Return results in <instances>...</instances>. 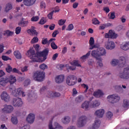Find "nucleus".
I'll return each instance as SVG.
<instances>
[{
    "label": "nucleus",
    "instance_id": "obj_1",
    "mask_svg": "<svg viewBox=\"0 0 129 129\" xmlns=\"http://www.w3.org/2000/svg\"><path fill=\"white\" fill-rule=\"evenodd\" d=\"M27 55L31 59L33 62H40L41 59L38 57V52L35 53V50L30 48L28 50Z\"/></svg>",
    "mask_w": 129,
    "mask_h": 129
},
{
    "label": "nucleus",
    "instance_id": "obj_2",
    "mask_svg": "<svg viewBox=\"0 0 129 129\" xmlns=\"http://www.w3.org/2000/svg\"><path fill=\"white\" fill-rule=\"evenodd\" d=\"M33 77L34 80H35V81L41 82L45 78V72L37 71L34 74Z\"/></svg>",
    "mask_w": 129,
    "mask_h": 129
},
{
    "label": "nucleus",
    "instance_id": "obj_3",
    "mask_svg": "<svg viewBox=\"0 0 129 129\" xmlns=\"http://www.w3.org/2000/svg\"><path fill=\"white\" fill-rule=\"evenodd\" d=\"M77 83V79L76 76L73 75H69L67 77V84L70 86L75 85Z\"/></svg>",
    "mask_w": 129,
    "mask_h": 129
},
{
    "label": "nucleus",
    "instance_id": "obj_4",
    "mask_svg": "<svg viewBox=\"0 0 129 129\" xmlns=\"http://www.w3.org/2000/svg\"><path fill=\"white\" fill-rule=\"evenodd\" d=\"M107 99L110 103H116V102H118L119 101L120 97L116 94H114L108 96Z\"/></svg>",
    "mask_w": 129,
    "mask_h": 129
},
{
    "label": "nucleus",
    "instance_id": "obj_5",
    "mask_svg": "<svg viewBox=\"0 0 129 129\" xmlns=\"http://www.w3.org/2000/svg\"><path fill=\"white\" fill-rule=\"evenodd\" d=\"M49 54V49H44L42 51L37 52V57L40 59V57H43L42 61H45L47 59V56Z\"/></svg>",
    "mask_w": 129,
    "mask_h": 129
},
{
    "label": "nucleus",
    "instance_id": "obj_6",
    "mask_svg": "<svg viewBox=\"0 0 129 129\" xmlns=\"http://www.w3.org/2000/svg\"><path fill=\"white\" fill-rule=\"evenodd\" d=\"M12 94L13 96L17 97V96H20L22 95L23 97L26 96V94H25V92L23 91V89L19 88L18 89H15L13 90L12 91Z\"/></svg>",
    "mask_w": 129,
    "mask_h": 129
},
{
    "label": "nucleus",
    "instance_id": "obj_7",
    "mask_svg": "<svg viewBox=\"0 0 129 129\" xmlns=\"http://www.w3.org/2000/svg\"><path fill=\"white\" fill-rule=\"evenodd\" d=\"M87 120V117L85 116H82L80 117L78 120L77 126H78V127H82V126H84V125H85V123H86Z\"/></svg>",
    "mask_w": 129,
    "mask_h": 129
},
{
    "label": "nucleus",
    "instance_id": "obj_8",
    "mask_svg": "<svg viewBox=\"0 0 129 129\" xmlns=\"http://www.w3.org/2000/svg\"><path fill=\"white\" fill-rule=\"evenodd\" d=\"M119 76L122 79H128L129 78V66L124 68L123 72L120 73Z\"/></svg>",
    "mask_w": 129,
    "mask_h": 129
},
{
    "label": "nucleus",
    "instance_id": "obj_9",
    "mask_svg": "<svg viewBox=\"0 0 129 129\" xmlns=\"http://www.w3.org/2000/svg\"><path fill=\"white\" fill-rule=\"evenodd\" d=\"M23 1L24 5L26 7H31L36 3V0H16V3H22Z\"/></svg>",
    "mask_w": 129,
    "mask_h": 129
},
{
    "label": "nucleus",
    "instance_id": "obj_10",
    "mask_svg": "<svg viewBox=\"0 0 129 129\" xmlns=\"http://www.w3.org/2000/svg\"><path fill=\"white\" fill-rule=\"evenodd\" d=\"M105 47L107 50H113L115 48V43L113 41H109V39L105 43Z\"/></svg>",
    "mask_w": 129,
    "mask_h": 129
},
{
    "label": "nucleus",
    "instance_id": "obj_11",
    "mask_svg": "<svg viewBox=\"0 0 129 129\" xmlns=\"http://www.w3.org/2000/svg\"><path fill=\"white\" fill-rule=\"evenodd\" d=\"M105 38L106 39H116L117 34L113 32L111 30H110L108 33L105 34Z\"/></svg>",
    "mask_w": 129,
    "mask_h": 129
},
{
    "label": "nucleus",
    "instance_id": "obj_12",
    "mask_svg": "<svg viewBox=\"0 0 129 129\" xmlns=\"http://www.w3.org/2000/svg\"><path fill=\"white\" fill-rule=\"evenodd\" d=\"M13 104L15 107H16L17 106H18V107L20 106H22V105H23V101H22V99L18 97L14 98L13 99Z\"/></svg>",
    "mask_w": 129,
    "mask_h": 129
},
{
    "label": "nucleus",
    "instance_id": "obj_13",
    "mask_svg": "<svg viewBox=\"0 0 129 129\" xmlns=\"http://www.w3.org/2000/svg\"><path fill=\"white\" fill-rule=\"evenodd\" d=\"M14 110V107L12 105H5V107L2 109V111L4 113H11Z\"/></svg>",
    "mask_w": 129,
    "mask_h": 129
},
{
    "label": "nucleus",
    "instance_id": "obj_14",
    "mask_svg": "<svg viewBox=\"0 0 129 129\" xmlns=\"http://www.w3.org/2000/svg\"><path fill=\"white\" fill-rule=\"evenodd\" d=\"M27 32L28 34H29V35H31L32 36H38V34H39L37 32V31H36V27L34 26H32L30 29L27 30Z\"/></svg>",
    "mask_w": 129,
    "mask_h": 129
},
{
    "label": "nucleus",
    "instance_id": "obj_15",
    "mask_svg": "<svg viewBox=\"0 0 129 129\" xmlns=\"http://www.w3.org/2000/svg\"><path fill=\"white\" fill-rule=\"evenodd\" d=\"M100 120L99 119L96 118L95 120V122L93 124V126L92 127H89V129H97L99 126H100Z\"/></svg>",
    "mask_w": 129,
    "mask_h": 129
},
{
    "label": "nucleus",
    "instance_id": "obj_16",
    "mask_svg": "<svg viewBox=\"0 0 129 129\" xmlns=\"http://www.w3.org/2000/svg\"><path fill=\"white\" fill-rule=\"evenodd\" d=\"M26 120L29 123H33L35 121V114L33 113L29 114L26 118Z\"/></svg>",
    "mask_w": 129,
    "mask_h": 129
},
{
    "label": "nucleus",
    "instance_id": "obj_17",
    "mask_svg": "<svg viewBox=\"0 0 129 129\" xmlns=\"http://www.w3.org/2000/svg\"><path fill=\"white\" fill-rule=\"evenodd\" d=\"M65 78V76L64 75H60L57 76L55 78V82L58 84H60V83H62L63 81H64V79Z\"/></svg>",
    "mask_w": 129,
    "mask_h": 129
},
{
    "label": "nucleus",
    "instance_id": "obj_18",
    "mask_svg": "<svg viewBox=\"0 0 129 129\" xmlns=\"http://www.w3.org/2000/svg\"><path fill=\"white\" fill-rule=\"evenodd\" d=\"M1 98L3 100H4V101H6V102L10 101V96H9L8 93L6 92H3L1 95Z\"/></svg>",
    "mask_w": 129,
    "mask_h": 129
},
{
    "label": "nucleus",
    "instance_id": "obj_19",
    "mask_svg": "<svg viewBox=\"0 0 129 129\" xmlns=\"http://www.w3.org/2000/svg\"><path fill=\"white\" fill-rule=\"evenodd\" d=\"M91 55L93 58L96 59V60L100 59V55H99V53L98 52V50L97 49L96 50H94L92 51Z\"/></svg>",
    "mask_w": 129,
    "mask_h": 129
},
{
    "label": "nucleus",
    "instance_id": "obj_20",
    "mask_svg": "<svg viewBox=\"0 0 129 129\" xmlns=\"http://www.w3.org/2000/svg\"><path fill=\"white\" fill-rule=\"evenodd\" d=\"M119 62V67L120 68H123V67H125V57L123 56L120 57Z\"/></svg>",
    "mask_w": 129,
    "mask_h": 129
},
{
    "label": "nucleus",
    "instance_id": "obj_21",
    "mask_svg": "<svg viewBox=\"0 0 129 129\" xmlns=\"http://www.w3.org/2000/svg\"><path fill=\"white\" fill-rule=\"evenodd\" d=\"M7 78L8 80V82H9L10 84H14V83H16L17 82V79H16V77L12 75L7 77Z\"/></svg>",
    "mask_w": 129,
    "mask_h": 129
},
{
    "label": "nucleus",
    "instance_id": "obj_22",
    "mask_svg": "<svg viewBox=\"0 0 129 129\" xmlns=\"http://www.w3.org/2000/svg\"><path fill=\"white\" fill-rule=\"evenodd\" d=\"M13 9V4L11 3H9L6 5L4 11L5 13H9L10 11Z\"/></svg>",
    "mask_w": 129,
    "mask_h": 129
},
{
    "label": "nucleus",
    "instance_id": "obj_23",
    "mask_svg": "<svg viewBox=\"0 0 129 129\" xmlns=\"http://www.w3.org/2000/svg\"><path fill=\"white\" fill-rule=\"evenodd\" d=\"M104 109H99L95 112V114L96 116H98V117H102L103 114H104Z\"/></svg>",
    "mask_w": 129,
    "mask_h": 129
},
{
    "label": "nucleus",
    "instance_id": "obj_24",
    "mask_svg": "<svg viewBox=\"0 0 129 129\" xmlns=\"http://www.w3.org/2000/svg\"><path fill=\"white\" fill-rule=\"evenodd\" d=\"M49 97H59L61 96L59 93L56 92L50 91L48 92Z\"/></svg>",
    "mask_w": 129,
    "mask_h": 129
},
{
    "label": "nucleus",
    "instance_id": "obj_25",
    "mask_svg": "<svg viewBox=\"0 0 129 129\" xmlns=\"http://www.w3.org/2000/svg\"><path fill=\"white\" fill-rule=\"evenodd\" d=\"M93 95L95 97L99 98V97H101L103 95V92L100 90H98L97 91L94 92Z\"/></svg>",
    "mask_w": 129,
    "mask_h": 129
},
{
    "label": "nucleus",
    "instance_id": "obj_26",
    "mask_svg": "<svg viewBox=\"0 0 129 129\" xmlns=\"http://www.w3.org/2000/svg\"><path fill=\"white\" fill-rule=\"evenodd\" d=\"M120 48L123 51H127L129 49V41L120 45Z\"/></svg>",
    "mask_w": 129,
    "mask_h": 129
},
{
    "label": "nucleus",
    "instance_id": "obj_27",
    "mask_svg": "<svg viewBox=\"0 0 129 129\" xmlns=\"http://www.w3.org/2000/svg\"><path fill=\"white\" fill-rule=\"evenodd\" d=\"M98 52H99V55L100 56H104L106 54V51L103 47H100L97 49Z\"/></svg>",
    "mask_w": 129,
    "mask_h": 129
},
{
    "label": "nucleus",
    "instance_id": "obj_28",
    "mask_svg": "<svg viewBox=\"0 0 129 129\" xmlns=\"http://www.w3.org/2000/svg\"><path fill=\"white\" fill-rule=\"evenodd\" d=\"M9 82V80H8V77L2 78L0 79V85L2 86H6V84Z\"/></svg>",
    "mask_w": 129,
    "mask_h": 129
},
{
    "label": "nucleus",
    "instance_id": "obj_29",
    "mask_svg": "<svg viewBox=\"0 0 129 129\" xmlns=\"http://www.w3.org/2000/svg\"><path fill=\"white\" fill-rule=\"evenodd\" d=\"M24 20H25V19L22 18L21 21L18 23V25L21 27H27V26H28V24H29V21H24Z\"/></svg>",
    "mask_w": 129,
    "mask_h": 129
},
{
    "label": "nucleus",
    "instance_id": "obj_30",
    "mask_svg": "<svg viewBox=\"0 0 129 129\" xmlns=\"http://www.w3.org/2000/svg\"><path fill=\"white\" fill-rule=\"evenodd\" d=\"M66 69L68 72H70V70L71 71H74V70H76V67L73 66H70L68 64L66 65Z\"/></svg>",
    "mask_w": 129,
    "mask_h": 129
},
{
    "label": "nucleus",
    "instance_id": "obj_31",
    "mask_svg": "<svg viewBox=\"0 0 129 129\" xmlns=\"http://www.w3.org/2000/svg\"><path fill=\"white\" fill-rule=\"evenodd\" d=\"M84 100V97L82 95L78 96L77 98H76L75 101L77 103H80V102H82Z\"/></svg>",
    "mask_w": 129,
    "mask_h": 129
},
{
    "label": "nucleus",
    "instance_id": "obj_32",
    "mask_svg": "<svg viewBox=\"0 0 129 129\" xmlns=\"http://www.w3.org/2000/svg\"><path fill=\"white\" fill-rule=\"evenodd\" d=\"M14 55L17 59H21L22 58V54L19 51V50H16L14 52Z\"/></svg>",
    "mask_w": 129,
    "mask_h": 129
},
{
    "label": "nucleus",
    "instance_id": "obj_33",
    "mask_svg": "<svg viewBox=\"0 0 129 129\" xmlns=\"http://www.w3.org/2000/svg\"><path fill=\"white\" fill-rule=\"evenodd\" d=\"M92 107H97L100 105V102L97 100L92 101L91 104Z\"/></svg>",
    "mask_w": 129,
    "mask_h": 129
},
{
    "label": "nucleus",
    "instance_id": "obj_34",
    "mask_svg": "<svg viewBox=\"0 0 129 129\" xmlns=\"http://www.w3.org/2000/svg\"><path fill=\"white\" fill-rule=\"evenodd\" d=\"M71 64L75 67H81V64L79 63V60H74Z\"/></svg>",
    "mask_w": 129,
    "mask_h": 129
},
{
    "label": "nucleus",
    "instance_id": "obj_35",
    "mask_svg": "<svg viewBox=\"0 0 129 129\" xmlns=\"http://www.w3.org/2000/svg\"><path fill=\"white\" fill-rule=\"evenodd\" d=\"M89 107V101H85L82 104V108L85 109H87Z\"/></svg>",
    "mask_w": 129,
    "mask_h": 129
},
{
    "label": "nucleus",
    "instance_id": "obj_36",
    "mask_svg": "<svg viewBox=\"0 0 129 129\" xmlns=\"http://www.w3.org/2000/svg\"><path fill=\"white\" fill-rule=\"evenodd\" d=\"M58 12H59V7H56L48 15V17H53V14L54 13H58Z\"/></svg>",
    "mask_w": 129,
    "mask_h": 129
},
{
    "label": "nucleus",
    "instance_id": "obj_37",
    "mask_svg": "<svg viewBox=\"0 0 129 129\" xmlns=\"http://www.w3.org/2000/svg\"><path fill=\"white\" fill-rule=\"evenodd\" d=\"M4 36H7V37H10L11 36H13L14 35V32H12L10 30H6L3 33Z\"/></svg>",
    "mask_w": 129,
    "mask_h": 129
},
{
    "label": "nucleus",
    "instance_id": "obj_38",
    "mask_svg": "<svg viewBox=\"0 0 129 129\" xmlns=\"http://www.w3.org/2000/svg\"><path fill=\"white\" fill-rule=\"evenodd\" d=\"M90 54H91V51H89L86 54L83 55L81 57V59L82 60H83V61H84V60H86V59H87V58H88V57L90 56Z\"/></svg>",
    "mask_w": 129,
    "mask_h": 129
},
{
    "label": "nucleus",
    "instance_id": "obj_39",
    "mask_svg": "<svg viewBox=\"0 0 129 129\" xmlns=\"http://www.w3.org/2000/svg\"><path fill=\"white\" fill-rule=\"evenodd\" d=\"M47 23V19L45 17H42L38 22L39 25H45Z\"/></svg>",
    "mask_w": 129,
    "mask_h": 129
},
{
    "label": "nucleus",
    "instance_id": "obj_40",
    "mask_svg": "<svg viewBox=\"0 0 129 129\" xmlns=\"http://www.w3.org/2000/svg\"><path fill=\"white\" fill-rule=\"evenodd\" d=\"M128 106L129 101L126 99H124L122 105L123 107H124V108H126L127 107H128Z\"/></svg>",
    "mask_w": 129,
    "mask_h": 129
},
{
    "label": "nucleus",
    "instance_id": "obj_41",
    "mask_svg": "<svg viewBox=\"0 0 129 129\" xmlns=\"http://www.w3.org/2000/svg\"><path fill=\"white\" fill-rule=\"evenodd\" d=\"M70 120H71L70 117L66 116L64 117V119L62 120V122H63L64 124L68 123L69 122H70Z\"/></svg>",
    "mask_w": 129,
    "mask_h": 129
},
{
    "label": "nucleus",
    "instance_id": "obj_42",
    "mask_svg": "<svg viewBox=\"0 0 129 129\" xmlns=\"http://www.w3.org/2000/svg\"><path fill=\"white\" fill-rule=\"evenodd\" d=\"M50 46L53 50H57V49H58V46L57 45H56V43H55V42L54 41H52L50 43Z\"/></svg>",
    "mask_w": 129,
    "mask_h": 129
},
{
    "label": "nucleus",
    "instance_id": "obj_43",
    "mask_svg": "<svg viewBox=\"0 0 129 129\" xmlns=\"http://www.w3.org/2000/svg\"><path fill=\"white\" fill-rule=\"evenodd\" d=\"M119 61L116 59H114L112 60L111 62V64L112 66H116V65H118Z\"/></svg>",
    "mask_w": 129,
    "mask_h": 129
},
{
    "label": "nucleus",
    "instance_id": "obj_44",
    "mask_svg": "<svg viewBox=\"0 0 129 129\" xmlns=\"http://www.w3.org/2000/svg\"><path fill=\"white\" fill-rule=\"evenodd\" d=\"M11 121L13 124H17L18 123V118L17 117H12Z\"/></svg>",
    "mask_w": 129,
    "mask_h": 129
},
{
    "label": "nucleus",
    "instance_id": "obj_45",
    "mask_svg": "<svg viewBox=\"0 0 129 129\" xmlns=\"http://www.w3.org/2000/svg\"><path fill=\"white\" fill-rule=\"evenodd\" d=\"M99 46L97 44H94V43L92 45L89 46V50H93V49H99Z\"/></svg>",
    "mask_w": 129,
    "mask_h": 129
},
{
    "label": "nucleus",
    "instance_id": "obj_46",
    "mask_svg": "<svg viewBox=\"0 0 129 129\" xmlns=\"http://www.w3.org/2000/svg\"><path fill=\"white\" fill-rule=\"evenodd\" d=\"M38 42H39V38H38L37 37H33L31 41V44H35V43H38Z\"/></svg>",
    "mask_w": 129,
    "mask_h": 129
},
{
    "label": "nucleus",
    "instance_id": "obj_47",
    "mask_svg": "<svg viewBox=\"0 0 129 129\" xmlns=\"http://www.w3.org/2000/svg\"><path fill=\"white\" fill-rule=\"evenodd\" d=\"M100 23V22H99V21H98V20H97V18H94L92 20V24L93 25H99V24Z\"/></svg>",
    "mask_w": 129,
    "mask_h": 129
},
{
    "label": "nucleus",
    "instance_id": "obj_48",
    "mask_svg": "<svg viewBox=\"0 0 129 129\" xmlns=\"http://www.w3.org/2000/svg\"><path fill=\"white\" fill-rule=\"evenodd\" d=\"M6 70L8 73H11L13 71V68H12L10 64H8V67L6 69Z\"/></svg>",
    "mask_w": 129,
    "mask_h": 129
},
{
    "label": "nucleus",
    "instance_id": "obj_49",
    "mask_svg": "<svg viewBox=\"0 0 129 129\" xmlns=\"http://www.w3.org/2000/svg\"><path fill=\"white\" fill-rule=\"evenodd\" d=\"M66 23V20L65 19H60L58 21V24L59 26H63L64 24Z\"/></svg>",
    "mask_w": 129,
    "mask_h": 129
},
{
    "label": "nucleus",
    "instance_id": "obj_50",
    "mask_svg": "<svg viewBox=\"0 0 129 129\" xmlns=\"http://www.w3.org/2000/svg\"><path fill=\"white\" fill-rule=\"evenodd\" d=\"M39 68H40V69H42V70H45V69H48V66L46 65V64L45 63H43L39 66Z\"/></svg>",
    "mask_w": 129,
    "mask_h": 129
},
{
    "label": "nucleus",
    "instance_id": "obj_51",
    "mask_svg": "<svg viewBox=\"0 0 129 129\" xmlns=\"http://www.w3.org/2000/svg\"><path fill=\"white\" fill-rule=\"evenodd\" d=\"M21 31H22V28L20 26L17 27L15 29V33L16 35H19V34L21 33Z\"/></svg>",
    "mask_w": 129,
    "mask_h": 129
},
{
    "label": "nucleus",
    "instance_id": "obj_52",
    "mask_svg": "<svg viewBox=\"0 0 129 129\" xmlns=\"http://www.w3.org/2000/svg\"><path fill=\"white\" fill-rule=\"evenodd\" d=\"M74 29V26L72 24H69L68 28L66 29V31H72Z\"/></svg>",
    "mask_w": 129,
    "mask_h": 129
},
{
    "label": "nucleus",
    "instance_id": "obj_53",
    "mask_svg": "<svg viewBox=\"0 0 129 129\" xmlns=\"http://www.w3.org/2000/svg\"><path fill=\"white\" fill-rule=\"evenodd\" d=\"M89 46H92V45H94V38L91 37L90 38L89 41Z\"/></svg>",
    "mask_w": 129,
    "mask_h": 129
},
{
    "label": "nucleus",
    "instance_id": "obj_54",
    "mask_svg": "<svg viewBox=\"0 0 129 129\" xmlns=\"http://www.w3.org/2000/svg\"><path fill=\"white\" fill-rule=\"evenodd\" d=\"M24 86H28V85H30V84H31V80H30V79L26 80L24 81Z\"/></svg>",
    "mask_w": 129,
    "mask_h": 129
},
{
    "label": "nucleus",
    "instance_id": "obj_55",
    "mask_svg": "<svg viewBox=\"0 0 129 129\" xmlns=\"http://www.w3.org/2000/svg\"><path fill=\"white\" fill-rule=\"evenodd\" d=\"M2 58L4 60V61H8V60H12L11 58H10L9 56H7L6 55H2Z\"/></svg>",
    "mask_w": 129,
    "mask_h": 129
},
{
    "label": "nucleus",
    "instance_id": "obj_56",
    "mask_svg": "<svg viewBox=\"0 0 129 129\" xmlns=\"http://www.w3.org/2000/svg\"><path fill=\"white\" fill-rule=\"evenodd\" d=\"M42 45H47V44H49V41H48V38H45L42 39Z\"/></svg>",
    "mask_w": 129,
    "mask_h": 129
},
{
    "label": "nucleus",
    "instance_id": "obj_57",
    "mask_svg": "<svg viewBox=\"0 0 129 129\" xmlns=\"http://www.w3.org/2000/svg\"><path fill=\"white\" fill-rule=\"evenodd\" d=\"M112 115H113V114L110 111H108L106 113V116L108 118H111V117H112Z\"/></svg>",
    "mask_w": 129,
    "mask_h": 129
},
{
    "label": "nucleus",
    "instance_id": "obj_58",
    "mask_svg": "<svg viewBox=\"0 0 129 129\" xmlns=\"http://www.w3.org/2000/svg\"><path fill=\"white\" fill-rule=\"evenodd\" d=\"M97 60H98V61L97 62L98 64V66L100 67H102V66H103V64L102 63V60L101 59V58H99L98 59H97Z\"/></svg>",
    "mask_w": 129,
    "mask_h": 129
},
{
    "label": "nucleus",
    "instance_id": "obj_59",
    "mask_svg": "<svg viewBox=\"0 0 129 129\" xmlns=\"http://www.w3.org/2000/svg\"><path fill=\"white\" fill-rule=\"evenodd\" d=\"M82 86H83L84 87V88H86V90H85L84 92L85 93H86V92H87V91H88V85L85 84H83L82 85Z\"/></svg>",
    "mask_w": 129,
    "mask_h": 129
},
{
    "label": "nucleus",
    "instance_id": "obj_60",
    "mask_svg": "<svg viewBox=\"0 0 129 129\" xmlns=\"http://www.w3.org/2000/svg\"><path fill=\"white\" fill-rule=\"evenodd\" d=\"M31 20V22H38L39 21V17H33Z\"/></svg>",
    "mask_w": 129,
    "mask_h": 129
},
{
    "label": "nucleus",
    "instance_id": "obj_61",
    "mask_svg": "<svg viewBox=\"0 0 129 129\" xmlns=\"http://www.w3.org/2000/svg\"><path fill=\"white\" fill-rule=\"evenodd\" d=\"M40 8L41 9H46V3L44 2L40 3Z\"/></svg>",
    "mask_w": 129,
    "mask_h": 129
},
{
    "label": "nucleus",
    "instance_id": "obj_62",
    "mask_svg": "<svg viewBox=\"0 0 129 129\" xmlns=\"http://www.w3.org/2000/svg\"><path fill=\"white\" fill-rule=\"evenodd\" d=\"M58 34H59V31L58 30H55L52 34L53 38H55Z\"/></svg>",
    "mask_w": 129,
    "mask_h": 129
},
{
    "label": "nucleus",
    "instance_id": "obj_63",
    "mask_svg": "<svg viewBox=\"0 0 129 129\" xmlns=\"http://www.w3.org/2000/svg\"><path fill=\"white\" fill-rule=\"evenodd\" d=\"M12 72L13 73H18V74H22V73L19 71L16 68H14L12 69Z\"/></svg>",
    "mask_w": 129,
    "mask_h": 129
},
{
    "label": "nucleus",
    "instance_id": "obj_64",
    "mask_svg": "<svg viewBox=\"0 0 129 129\" xmlns=\"http://www.w3.org/2000/svg\"><path fill=\"white\" fill-rule=\"evenodd\" d=\"M58 55L59 54H58V53H56L55 54H53V55L52 56V60H53V61H55V60H56V59L58 58Z\"/></svg>",
    "mask_w": 129,
    "mask_h": 129
}]
</instances>
